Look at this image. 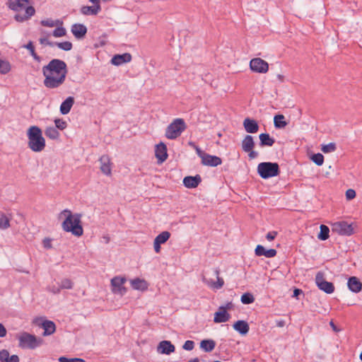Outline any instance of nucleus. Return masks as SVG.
Segmentation results:
<instances>
[{
    "label": "nucleus",
    "mask_w": 362,
    "mask_h": 362,
    "mask_svg": "<svg viewBox=\"0 0 362 362\" xmlns=\"http://www.w3.org/2000/svg\"><path fill=\"white\" fill-rule=\"evenodd\" d=\"M42 73L45 76V86L48 88H56L66 79L68 73L67 65L62 59H53L42 67Z\"/></svg>",
    "instance_id": "obj_1"
},
{
    "label": "nucleus",
    "mask_w": 362,
    "mask_h": 362,
    "mask_svg": "<svg viewBox=\"0 0 362 362\" xmlns=\"http://www.w3.org/2000/svg\"><path fill=\"white\" fill-rule=\"evenodd\" d=\"M61 288H60V286H59V287H56L55 286H53L51 291L53 293H59L61 291Z\"/></svg>",
    "instance_id": "obj_60"
},
{
    "label": "nucleus",
    "mask_w": 362,
    "mask_h": 362,
    "mask_svg": "<svg viewBox=\"0 0 362 362\" xmlns=\"http://www.w3.org/2000/svg\"><path fill=\"white\" fill-rule=\"evenodd\" d=\"M274 124L276 129L284 128L287 125L285 117L283 115H276L274 117Z\"/></svg>",
    "instance_id": "obj_31"
},
{
    "label": "nucleus",
    "mask_w": 362,
    "mask_h": 362,
    "mask_svg": "<svg viewBox=\"0 0 362 362\" xmlns=\"http://www.w3.org/2000/svg\"><path fill=\"white\" fill-rule=\"evenodd\" d=\"M28 137V146L33 152H41L45 146V139L42 136V129L35 125L30 126L26 133Z\"/></svg>",
    "instance_id": "obj_4"
},
{
    "label": "nucleus",
    "mask_w": 362,
    "mask_h": 362,
    "mask_svg": "<svg viewBox=\"0 0 362 362\" xmlns=\"http://www.w3.org/2000/svg\"><path fill=\"white\" fill-rule=\"evenodd\" d=\"M277 234H278V233L276 231H270L267 234L266 238L267 240L272 241V240H274V238L276 237Z\"/></svg>",
    "instance_id": "obj_51"
},
{
    "label": "nucleus",
    "mask_w": 362,
    "mask_h": 362,
    "mask_svg": "<svg viewBox=\"0 0 362 362\" xmlns=\"http://www.w3.org/2000/svg\"><path fill=\"white\" fill-rule=\"evenodd\" d=\"M156 157L158 159V163H163L168 158L167 146L166 145L160 142L156 146L155 149Z\"/></svg>",
    "instance_id": "obj_16"
},
{
    "label": "nucleus",
    "mask_w": 362,
    "mask_h": 362,
    "mask_svg": "<svg viewBox=\"0 0 362 362\" xmlns=\"http://www.w3.org/2000/svg\"><path fill=\"white\" fill-rule=\"evenodd\" d=\"M132 287L135 290L144 291L147 289L148 285L145 280L136 278L131 280Z\"/></svg>",
    "instance_id": "obj_29"
},
{
    "label": "nucleus",
    "mask_w": 362,
    "mask_h": 362,
    "mask_svg": "<svg viewBox=\"0 0 362 362\" xmlns=\"http://www.w3.org/2000/svg\"><path fill=\"white\" fill-rule=\"evenodd\" d=\"M259 146H272L275 143V139L272 137L268 133H262L259 135Z\"/></svg>",
    "instance_id": "obj_25"
},
{
    "label": "nucleus",
    "mask_w": 362,
    "mask_h": 362,
    "mask_svg": "<svg viewBox=\"0 0 362 362\" xmlns=\"http://www.w3.org/2000/svg\"><path fill=\"white\" fill-rule=\"evenodd\" d=\"M222 163V160L217 156L206 153L202 160V164L210 167H216Z\"/></svg>",
    "instance_id": "obj_18"
},
{
    "label": "nucleus",
    "mask_w": 362,
    "mask_h": 362,
    "mask_svg": "<svg viewBox=\"0 0 362 362\" xmlns=\"http://www.w3.org/2000/svg\"><path fill=\"white\" fill-rule=\"evenodd\" d=\"M240 301L245 305L251 304L255 301V297L251 293L246 292L241 296Z\"/></svg>",
    "instance_id": "obj_37"
},
{
    "label": "nucleus",
    "mask_w": 362,
    "mask_h": 362,
    "mask_svg": "<svg viewBox=\"0 0 362 362\" xmlns=\"http://www.w3.org/2000/svg\"><path fill=\"white\" fill-rule=\"evenodd\" d=\"M250 68L253 72L265 74L269 70V64L261 58H253L250 62Z\"/></svg>",
    "instance_id": "obj_10"
},
{
    "label": "nucleus",
    "mask_w": 362,
    "mask_h": 362,
    "mask_svg": "<svg viewBox=\"0 0 362 362\" xmlns=\"http://www.w3.org/2000/svg\"><path fill=\"white\" fill-rule=\"evenodd\" d=\"M16 338L18 339V346L21 349H35L43 343L42 338L27 332L19 333Z\"/></svg>",
    "instance_id": "obj_5"
},
{
    "label": "nucleus",
    "mask_w": 362,
    "mask_h": 362,
    "mask_svg": "<svg viewBox=\"0 0 362 362\" xmlns=\"http://www.w3.org/2000/svg\"><path fill=\"white\" fill-rule=\"evenodd\" d=\"M356 197V192L354 189H349L346 192V199L351 200L353 199Z\"/></svg>",
    "instance_id": "obj_50"
},
{
    "label": "nucleus",
    "mask_w": 362,
    "mask_h": 362,
    "mask_svg": "<svg viewBox=\"0 0 362 362\" xmlns=\"http://www.w3.org/2000/svg\"><path fill=\"white\" fill-rule=\"evenodd\" d=\"M132 57L130 53L124 52L122 54H116L112 56L110 59V63L112 65L119 66L124 64L131 62Z\"/></svg>",
    "instance_id": "obj_14"
},
{
    "label": "nucleus",
    "mask_w": 362,
    "mask_h": 362,
    "mask_svg": "<svg viewBox=\"0 0 362 362\" xmlns=\"http://www.w3.org/2000/svg\"><path fill=\"white\" fill-rule=\"evenodd\" d=\"M65 217L62 223V228L66 232H71L75 236L79 237L83 235V229L81 225V214H74L69 209H64L59 214V218Z\"/></svg>",
    "instance_id": "obj_2"
},
{
    "label": "nucleus",
    "mask_w": 362,
    "mask_h": 362,
    "mask_svg": "<svg viewBox=\"0 0 362 362\" xmlns=\"http://www.w3.org/2000/svg\"><path fill=\"white\" fill-rule=\"evenodd\" d=\"M310 159L313 163H315L318 166L322 165L324 163V156L320 153L313 154L310 157Z\"/></svg>",
    "instance_id": "obj_41"
},
{
    "label": "nucleus",
    "mask_w": 362,
    "mask_h": 362,
    "mask_svg": "<svg viewBox=\"0 0 362 362\" xmlns=\"http://www.w3.org/2000/svg\"><path fill=\"white\" fill-rule=\"evenodd\" d=\"M336 149H337V146L334 143H329L328 144L323 145L321 148V150L325 153L333 152Z\"/></svg>",
    "instance_id": "obj_43"
},
{
    "label": "nucleus",
    "mask_w": 362,
    "mask_h": 362,
    "mask_svg": "<svg viewBox=\"0 0 362 362\" xmlns=\"http://www.w3.org/2000/svg\"><path fill=\"white\" fill-rule=\"evenodd\" d=\"M245 152L248 153V157L251 160L256 158L259 156V153L257 151H253V149Z\"/></svg>",
    "instance_id": "obj_53"
},
{
    "label": "nucleus",
    "mask_w": 362,
    "mask_h": 362,
    "mask_svg": "<svg viewBox=\"0 0 362 362\" xmlns=\"http://www.w3.org/2000/svg\"><path fill=\"white\" fill-rule=\"evenodd\" d=\"M219 308L222 310H225L226 311H227V310L233 309V304L232 302H228L226 305H221Z\"/></svg>",
    "instance_id": "obj_55"
},
{
    "label": "nucleus",
    "mask_w": 362,
    "mask_h": 362,
    "mask_svg": "<svg viewBox=\"0 0 362 362\" xmlns=\"http://www.w3.org/2000/svg\"><path fill=\"white\" fill-rule=\"evenodd\" d=\"M11 70V64L6 59H0V74H6Z\"/></svg>",
    "instance_id": "obj_36"
},
{
    "label": "nucleus",
    "mask_w": 362,
    "mask_h": 362,
    "mask_svg": "<svg viewBox=\"0 0 362 362\" xmlns=\"http://www.w3.org/2000/svg\"><path fill=\"white\" fill-rule=\"evenodd\" d=\"M175 347L171 343V341L168 340L161 341L157 347V351L158 353L165 355H170V354L175 351Z\"/></svg>",
    "instance_id": "obj_17"
},
{
    "label": "nucleus",
    "mask_w": 362,
    "mask_h": 362,
    "mask_svg": "<svg viewBox=\"0 0 362 362\" xmlns=\"http://www.w3.org/2000/svg\"><path fill=\"white\" fill-rule=\"evenodd\" d=\"M170 237V233L168 231H163L156 237L154 240L160 244H163L168 241Z\"/></svg>",
    "instance_id": "obj_35"
},
{
    "label": "nucleus",
    "mask_w": 362,
    "mask_h": 362,
    "mask_svg": "<svg viewBox=\"0 0 362 362\" xmlns=\"http://www.w3.org/2000/svg\"><path fill=\"white\" fill-rule=\"evenodd\" d=\"M185 129L186 124L184 119L177 118L167 127L165 136L169 139H175L181 135Z\"/></svg>",
    "instance_id": "obj_7"
},
{
    "label": "nucleus",
    "mask_w": 362,
    "mask_h": 362,
    "mask_svg": "<svg viewBox=\"0 0 362 362\" xmlns=\"http://www.w3.org/2000/svg\"><path fill=\"white\" fill-rule=\"evenodd\" d=\"M42 34H45V37H41L39 39V42L42 45H48L49 47H54V42L50 41L47 39V37L51 35L49 33H47L45 30H42Z\"/></svg>",
    "instance_id": "obj_39"
},
{
    "label": "nucleus",
    "mask_w": 362,
    "mask_h": 362,
    "mask_svg": "<svg viewBox=\"0 0 362 362\" xmlns=\"http://www.w3.org/2000/svg\"><path fill=\"white\" fill-rule=\"evenodd\" d=\"M54 124H55V127H56L57 129H60V130H64L67 127L66 122L64 121L62 119H54Z\"/></svg>",
    "instance_id": "obj_44"
},
{
    "label": "nucleus",
    "mask_w": 362,
    "mask_h": 362,
    "mask_svg": "<svg viewBox=\"0 0 362 362\" xmlns=\"http://www.w3.org/2000/svg\"><path fill=\"white\" fill-rule=\"evenodd\" d=\"M71 109V106L70 105V98H66L60 105V112L62 115H67Z\"/></svg>",
    "instance_id": "obj_34"
},
{
    "label": "nucleus",
    "mask_w": 362,
    "mask_h": 362,
    "mask_svg": "<svg viewBox=\"0 0 362 362\" xmlns=\"http://www.w3.org/2000/svg\"><path fill=\"white\" fill-rule=\"evenodd\" d=\"M22 47L25 48L29 51L30 54L33 57L34 60H35L37 62H41L42 58L35 52V47L34 46V42L32 40H29L27 44L22 45Z\"/></svg>",
    "instance_id": "obj_28"
},
{
    "label": "nucleus",
    "mask_w": 362,
    "mask_h": 362,
    "mask_svg": "<svg viewBox=\"0 0 362 362\" xmlns=\"http://www.w3.org/2000/svg\"><path fill=\"white\" fill-rule=\"evenodd\" d=\"M223 280L222 279H218L217 286H216L217 288H221L223 285Z\"/></svg>",
    "instance_id": "obj_62"
},
{
    "label": "nucleus",
    "mask_w": 362,
    "mask_h": 362,
    "mask_svg": "<svg viewBox=\"0 0 362 362\" xmlns=\"http://www.w3.org/2000/svg\"><path fill=\"white\" fill-rule=\"evenodd\" d=\"M40 24L42 26L52 28L54 27V21L51 18H47L46 20H42L40 21Z\"/></svg>",
    "instance_id": "obj_49"
},
{
    "label": "nucleus",
    "mask_w": 362,
    "mask_h": 362,
    "mask_svg": "<svg viewBox=\"0 0 362 362\" xmlns=\"http://www.w3.org/2000/svg\"><path fill=\"white\" fill-rule=\"evenodd\" d=\"M30 0H8V7L14 11L19 12L25 10L23 14L16 13L14 19L18 22H24L30 19L35 13V9L33 6H28Z\"/></svg>",
    "instance_id": "obj_3"
},
{
    "label": "nucleus",
    "mask_w": 362,
    "mask_h": 362,
    "mask_svg": "<svg viewBox=\"0 0 362 362\" xmlns=\"http://www.w3.org/2000/svg\"><path fill=\"white\" fill-rule=\"evenodd\" d=\"M58 360L59 362H86V361L84 359L81 358H69L65 356H61L59 358Z\"/></svg>",
    "instance_id": "obj_45"
},
{
    "label": "nucleus",
    "mask_w": 362,
    "mask_h": 362,
    "mask_svg": "<svg viewBox=\"0 0 362 362\" xmlns=\"http://www.w3.org/2000/svg\"><path fill=\"white\" fill-rule=\"evenodd\" d=\"M33 323L40 325L44 329L43 336L52 334L56 330V325L54 322L48 320H44L42 317H36L33 320Z\"/></svg>",
    "instance_id": "obj_11"
},
{
    "label": "nucleus",
    "mask_w": 362,
    "mask_h": 362,
    "mask_svg": "<svg viewBox=\"0 0 362 362\" xmlns=\"http://www.w3.org/2000/svg\"><path fill=\"white\" fill-rule=\"evenodd\" d=\"M10 354L8 350L2 349L0 351V361L7 362Z\"/></svg>",
    "instance_id": "obj_47"
},
{
    "label": "nucleus",
    "mask_w": 362,
    "mask_h": 362,
    "mask_svg": "<svg viewBox=\"0 0 362 362\" xmlns=\"http://www.w3.org/2000/svg\"><path fill=\"white\" fill-rule=\"evenodd\" d=\"M194 347V342L192 340H187L183 346L182 349L186 351H192Z\"/></svg>",
    "instance_id": "obj_48"
},
{
    "label": "nucleus",
    "mask_w": 362,
    "mask_h": 362,
    "mask_svg": "<svg viewBox=\"0 0 362 362\" xmlns=\"http://www.w3.org/2000/svg\"><path fill=\"white\" fill-rule=\"evenodd\" d=\"M45 136L51 139H57L59 136V132L54 127H48L45 131Z\"/></svg>",
    "instance_id": "obj_32"
},
{
    "label": "nucleus",
    "mask_w": 362,
    "mask_h": 362,
    "mask_svg": "<svg viewBox=\"0 0 362 362\" xmlns=\"http://www.w3.org/2000/svg\"><path fill=\"white\" fill-rule=\"evenodd\" d=\"M51 241H52V240L50 238H45L43 240V241H42L43 247L45 249H50V248H52Z\"/></svg>",
    "instance_id": "obj_52"
},
{
    "label": "nucleus",
    "mask_w": 362,
    "mask_h": 362,
    "mask_svg": "<svg viewBox=\"0 0 362 362\" xmlns=\"http://www.w3.org/2000/svg\"><path fill=\"white\" fill-rule=\"evenodd\" d=\"M233 327L236 332H238L241 335L247 334L250 330L249 325L245 320L236 321L233 324Z\"/></svg>",
    "instance_id": "obj_24"
},
{
    "label": "nucleus",
    "mask_w": 362,
    "mask_h": 362,
    "mask_svg": "<svg viewBox=\"0 0 362 362\" xmlns=\"http://www.w3.org/2000/svg\"><path fill=\"white\" fill-rule=\"evenodd\" d=\"M160 243H157L156 241L154 240L153 242V247H154V250L156 252L158 253L160 252Z\"/></svg>",
    "instance_id": "obj_59"
},
{
    "label": "nucleus",
    "mask_w": 362,
    "mask_h": 362,
    "mask_svg": "<svg viewBox=\"0 0 362 362\" xmlns=\"http://www.w3.org/2000/svg\"><path fill=\"white\" fill-rule=\"evenodd\" d=\"M127 279L125 277L115 276L111 279V285L112 287V291L115 293H119L124 295L127 292V288L123 286V284L126 282Z\"/></svg>",
    "instance_id": "obj_12"
},
{
    "label": "nucleus",
    "mask_w": 362,
    "mask_h": 362,
    "mask_svg": "<svg viewBox=\"0 0 362 362\" xmlns=\"http://www.w3.org/2000/svg\"><path fill=\"white\" fill-rule=\"evenodd\" d=\"M303 293V291L300 288H295L293 290V297H295V298H298L299 295L302 294Z\"/></svg>",
    "instance_id": "obj_58"
},
{
    "label": "nucleus",
    "mask_w": 362,
    "mask_h": 362,
    "mask_svg": "<svg viewBox=\"0 0 362 362\" xmlns=\"http://www.w3.org/2000/svg\"><path fill=\"white\" fill-rule=\"evenodd\" d=\"M54 46L64 51H70L73 47L72 43L69 41L54 42Z\"/></svg>",
    "instance_id": "obj_38"
},
{
    "label": "nucleus",
    "mask_w": 362,
    "mask_h": 362,
    "mask_svg": "<svg viewBox=\"0 0 362 362\" xmlns=\"http://www.w3.org/2000/svg\"><path fill=\"white\" fill-rule=\"evenodd\" d=\"M333 232L341 235L349 236L354 234V229L352 223H348L346 221L336 222L332 225Z\"/></svg>",
    "instance_id": "obj_9"
},
{
    "label": "nucleus",
    "mask_w": 362,
    "mask_h": 362,
    "mask_svg": "<svg viewBox=\"0 0 362 362\" xmlns=\"http://www.w3.org/2000/svg\"><path fill=\"white\" fill-rule=\"evenodd\" d=\"M243 124L245 132L248 134H255L259 131L258 122L254 119L247 117L244 119Z\"/></svg>",
    "instance_id": "obj_15"
},
{
    "label": "nucleus",
    "mask_w": 362,
    "mask_h": 362,
    "mask_svg": "<svg viewBox=\"0 0 362 362\" xmlns=\"http://www.w3.org/2000/svg\"><path fill=\"white\" fill-rule=\"evenodd\" d=\"M7 362H19V357L16 354L9 356Z\"/></svg>",
    "instance_id": "obj_57"
},
{
    "label": "nucleus",
    "mask_w": 362,
    "mask_h": 362,
    "mask_svg": "<svg viewBox=\"0 0 362 362\" xmlns=\"http://www.w3.org/2000/svg\"><path fill=\"white\" fill-rule=\"evenodd\" d=\"M100 5L83 6L80 8L81 13L84 16H97L101 11Z\"/></svg>",
    "instance_id": "obj_22"
},
{
    "label": "nucleus",
    "mask_w": 362,
    "mask_h": 362,
    "mask_svg": "<svg viewBox=\"0 0 362 362\" xmlns=\"http://www.w3.org/2000/svg\"><path fill=\"white\" fill-rule=\"evenodd\" d=\"M194 148L195 149L197 156L199 158H201L202 159L203 156H204L206 153H204V151H202L198 146L194 145Z\"/></svg>",
    "instance_id": "obj_54"
},
{
    "label": "nucleus",
    "mask_w": 362,
    "mask_h": 362,
    "mask_svg": "<svg viewBox=\"0 0 362 362\" xmlns=\"http://www.w3.org/2000/svg\"><path fill=\"white\" fill-rule=\"evenodd\" d=\"M230 319V314L225 310L218 308L217 312L214 314V322L216 323L226 322Z\"/></svg>",
    "instance_id": "obj_26"
},
{
    "label": "nucleus",
    "mask_w": 362,
    "mask_h": 362,
    "mask_svg": "<svg viewBox=\"0 0 362 362\" xmlns=\"http://www.w3.org/2000/svg\"><path fill=\"white\" fill-rule=\"evenodd\" d=\"M216 342L213 339H203L200 342V348L206 352H210L214 349Z\"/></svg>",
    "instance_id": "obj_30"
},
{
    "label": "nucleus",
    "mask_w": 362,
    "mask_h": 362,
    "mask_svg": "<svg viewBox=\"0 0 362 362\" xmlns=\"http://www.w3.org/2000/svg\"><path fill=\"white\" fill-rule=\"evenodd\" d=\"M202 182L199 175L195 176H186L183 179V185L185 187L192 189L197 187Z\"/></svg>",
    "instance_id": "obj_20"
},
{
    "label": "nucleus",
    "mask_w": 362,
    "mask_h": 362,
    "mask_svg": "<svg viewBox=\"0 0 362 362\" xmlns=\"http://www.w3.org/2000/svg\"><path fill=\"white\" fill-rule=\"evenodd\" d=\"M7 331L6 327L2 323H0V337H4L6 335Z\"/></svg>",
    "instance_id": "obj_56"
},
{
    "label": "nucleus",
    "mask_w": 362,
    "mask_h": 362,
    "mask_svg": "<svg viewBox=\"0 0 362 362\" xmlns=\"http://www.w3.org/2000/svg\"><path fill=\"white\" fill-rule=\"evenodd\" d=\"M10 226V220L9 218L4 214L1 215L0 217V228L1 229H7Z\"/></svg>",
    "instance_id": "obj_42"
},
{
    "label": "nucleus",
    "mask_w": 362,
    "mask_h": 362,
    "mask_svg": "<svg viewBox=\"0 0 362 362\" xmlns=\"http://www.w3.org/2000/svg\"><path fill=\"white\" fill-rule=\"evenodd\" d=\"M71 32L76 40H81L86 37L88 28L83 23H74L71 27Z\"/></svg>",
    "instance_id": "obj_13"
},
{
    "label": "nucleus",
    "mask_w": 362,
    "mask_h": 362,
    "mask_svg": "<svg viewBox=\"0 0 362 362\" xmlns=\"http://www.w3.org/2000/svg\"><path fill=\"white\" fill-rule=\"evenodd\" d=\"M54 37H62L66 35V30L64 26L57 27L52 33Z\"/></svg>",
    "instance_id": "obj_40"
},
{
    "label": "nucleus",
    "mask_w": 362,
    "mask_h": 362,
    "mask_svg": "<svg viewBox=\"0 0 362 362\" xmlns=\"http://www.w3.org/2000/svg\"><path fill=\"white\" fill-rule=\"evenodd\" d=\"M320 233L317 235V238L320 240H326L329 237V228L328 226L322 224L320 227Z\"/></svg>",
    "instance_id": "obj_33"
},
{
    "label": "nucleus",
    "mask_w": 362,
    "mask_h": 362,
    "mask_svg": "<svg viewBox=\"0 0 362 362\" xmlns=\"http://www.w3.org/2000/svg\"><path fill=\"white\" fill-rule=\"evenodd\" d=\"M315 284L318 288L327 294H331L334 291V286L332 282L327 281L325 279V274L322 272H318L315 275Z\"/></svg>",
    "instance_id": "obj_8"
},
{
    "label": "nucleus",
    "mask_w": 362,
    "mask_h": 362,
    "mask_svg": "<svg viewBox=\"0 0 362 362\" xmlns=\"http://www.w3.org/2000/svg\"><path fill=\"white\" fill-rule=\"evenodd\" d=\"M93 5H100V0H88Z\"/></svg>",
    "instance_id": "obj_63"
},
{
    "label": "nucleus",
    "mask_w": 362,
    "mask_h": 362,
    "mask_svg": "<svg viewBox=\"0 0 362 362\" xmlns=\"http://www.w3.org/2000/svg\"><path fill=\"white\" fill-rule=\"evenodd\" d=\"M255 143L253 136L247 134L242 141L241 146L243 151H250L255 147Z\"/></svg>",
    "instance_id": "obj_27"
},
{
    "label": "nucleus",
    "mask_w": 362,
    "mask_h": 362,
    "mask_svg": "<svg viewBox=\"0 0 362 362\" xmlns=\"http://www.w3.org/2000/svg\"><path fill=\"white\" fill-rule=\"evenodd\" d=\"M276 253L277 252L275 249H266L262 245H257L255 250V254L256 256H264L267 258L275 257Z\"/></svg>",
    "instance_id": "obj_19"
},
{
    "label": "nucleus",
    "mask_w": 362,
    "mask_h": 362,
    "mask_svg": "<svg viewBox=\"0 0 362 362\" xmlns=\"http://www.w3.org/2000/svg\"><path fill=\"white\" fill-rule=\"evenodd\" d=\"M277 326L278 327H284V325H285V322L284 320H280V321H278L277 323H276Z\"/></svg>",
    "instance_id": "obj_64"
},
{
    "label": "nucleus",
    "mask_w": 362,
    "mask_h": 362,
    "mask_svg": "<svg viewBox=\"0 0 362 362\" xmlns=\"http://www.w3.org/2000/svg\"><path fill=\"white\" fill-rule=\"evenodd\" d=\"M99 161L100 163V170L102 173L106 175H111V162L110 158L107 155H103Z\"/></svg>",
    "instance_id": "obj_21"
},
{
    "label": "nucleus",
    "mask_w": 362,
    "mask_h": 362,
    "mask_svg": "<svg viewBox=\"0 0 362 362\" xmlns=\"http://www.w3.org/2000/svg\"><path fill=\"white\" fill-rule=\"evenodd\" d=\"M258 175L264 180L276 177L279 175L280 169L277 163L262 162L257 165Z\"/></svg>",
    "instance_id": "obj_6"
},
{
    "label": "nucleus",
    "mask_w": 362,
    "mask_h": 362,
    "mask_svg": "<svg viewBox=\"0 0 362 362\" xmlns=\"http://www.w3.org/2000/svg\"><path fill=\"white\" fill-rule=\"evenodd\" d=\"M54 24L56 27L63 26V21L60 19H57L56 21H54Z\"/></svg>",
    "instance_id": "obj_61"
},
{
    "label": "nucleus",
    "mask_w": 362,
    "mask_h": 362,
    "mask_svg": "<svg viewBox=\"0 0 362 362\" xmlns=\"http://www.w3.org/2000/svg\"><path fill=\"white\" fill-rule=\"evenodd\" d=\"M59 286L62 289H71L73 284L70 279H64L61 281Z\"/></svg>",
    "instance_id": "obj_46"
},
{
    "label": "nucleus",
    "mask_w": 362,
    "mask_h": 362,
    "mask_svg": "<svg viewBox=\"0 0 362 362\" xmlns=\"http://www.w3.org/2000/svg\"><path fill=\"white\" fill-rule=\"evenodd\" d=\"M347 286L351 292L357 293L362 289V283L357 277L351 276L348 279Z\"/></svg>",
    "instance_id": "obj_23"
}]
</instances>
